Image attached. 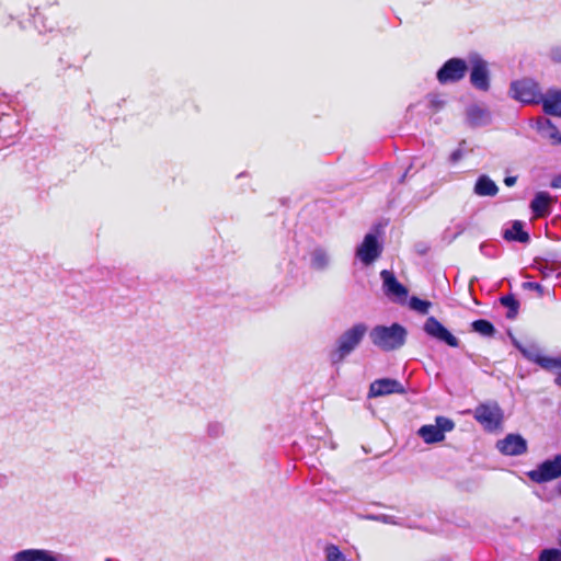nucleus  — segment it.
Instances as JSON below:
<instances>
[{
	"instance_id": "obj_13",
	"label": "nucleus",
	"mask_w": 561,
	"mask_h": 561,
	"mask_svg": "<svg viewBox=\"0 0 561 561\" xmlns=\"http://www.w3.org/2000/svg\"><path fill=\"white\" fill-rule=\"evenodd\" d=\"M496 447L505 456H520L527 451V440L519 434H508L496 443Z\"/></svg>"
},
{
	"instance_id": "obj_16",
	"label": "nucleus",
	"mask_w": 561,
	"mask_h": 561,
	"mask_svg": "<svg viewBox=\"0 0 561 561\" xmlns=\"http://www.w3.org/2000/svg\"><path fill=\"white\" fill-rule=\"evenodd\" d=\"M467 121L473 127L485 126L491 122V113L485 106L473 104L467 108Z\"/></svg>"
},
{
	"instance_id": "obj_29",
	"label": "nucleus",
	"mask_w": 561,
	"mask_h": 561,
	"mask_svg": "<svg viewBox=\"0 0 561 561\" xmlns=\"http://www.w3.org/2000/svg\"><path fill=\"white\" fill-rule=\"evenodd\" d=\"M430 104L432 107H434L435 110H438L443 105H444V101L440 100L438 96L436 95H432L430 98Z\"/></svg>"
},
{
	"instance_id": "obj_10",
	"label": "nucleus",
	"mask_w": 561,
	"mask_h": 561,
	"mask_svg": "<svg viewBox=\"0 0 561 561\" xmlns=\"http://www.w3.org/2000/svg\"><path fill=\"white\" fill-rule=\"evenodd\" d=\"M382 288L387 297L396 302H404L408 297V289L400 284L392 272L383 270L380 273Z\"/></svg>"
},
{
	"instance_id": "obj_31",
	"label": "nucleus",
	"mask_w": 561,
	"mask_h": 561,
	"mask_svg": "<svg viewBox=\"0 0 561 561\" xmlns=\"http://www.w3.org/2000/svg\"><path fill=\"white\" fill-rule=\"evenodd\" d=\"M552 188H561V174L556 175L550 183Z\"/></svg>"
},
{
	"instance_id": "obj_23",
	"label": "nucleus",
	"mask_w": 561,
	"mask_h": 561,
	"mask_svg": "<svg viewBox=\"0 0 561 561\" xmlns=\"http://www.w3.org/2000/svg\"><path fill=\"white\" fill-rule=\"evenodd\" d=\"M539 366L556 376L561 375V355L556 357L545 355Z\"/></svg>"
},
{
	"instance_id": "obj_27",
	"label": "nucleus",
	"mask_w": 561,
	"mask_h": 561,
	"mask_svg": "<svg viewBox=\"0 0 561 561\" xmlns=\"http://www.w3.org/2000/svg\"><path fill=\"white\" fill-rule=\"evenodd\" d=\"M325 558L327 561H345V557L334 545H330L325 548Z\"/></svg>"
},
{
	"instance_id": "obj_20",
	"label": "nucleus",
	"mask_w": 561,
	"mask_h": 561,
	"mask_svg": "<svg viewBox=\"0 0 561 561\" xmlns=\"http://www.w3.org/2000/svg\"><path fill=\"white\" fill-rule=\"evenodd\" d=\"M473 192L478 196H495L499 187L488 175H480L474 184Z\"/></svg>"
},
{
	"instance_id": "obj_4",
	"label": "nucleus",
	"mask_w": 561,
	"mask_h": 561,
	"mask_svg": "<svg viewBox=\"0 0 561 561\" xmlns=\"http://www.w3.org/2000/svg\"><path fill=\"white\" fill-rule=\"evenodd\" d=\"M510 93L513 99L525 104L540 103L542 99L538 83L528 78L512 82Z\"/></svg>"
},
{
	"instance_id": "obj_3",
	"label": "nucleus",
	"mask_w": 561,
	"mask_h": 561,
	"mask_svg": "<svg viewBox=\"0 0 561 561\" xmlns=\"http://www.w3.org/2000/svg\"><path fill=\"white\" fill-rule=\"evenodd\" d=\"M455 428V422L446 416H436L435 424H426L421 426L416 434L423 439L425 444L442 443L445 439L446 433Z\"/></svg>"
},
{
	"instance_id": "obj_22",
	"label": "nucleus",
	"mask_w": 561,
	"mask_h": 561,
	"mask_svg": "<svg viewBox=\"0 0 561 561\" xmlns=\"http://www.w3.org/2000/svg\"><path fill=\"white\" fill-rule=\"evenodd\" d=\"M504 238L506 240L527 242L529 240V234L523 230V225L520 221H515L512 228L504 232Z\"/></svg>"
},
{
	"instance_id": "obj_11",
	"label": "nucleus",
	"mask_w": 561,
	"mask_h": 561,
	"mask_svg": "<svg viewBox=\"0 0 561 561\" xmlns=\"http://www.w3.org/2000/svg\"><path fill=\"white\" fill-rule=\"evenodd\" d=\"M423 329L431 337L444 342L451 347H457L459 345V340L454 336L435 317L427 318Z\"/></svg>"
},
{
	"instance_id": "obj_15",
	"label": "nucleus",
	"mask_w": 561,
	"mask_h": 561,
	"mask_svg": "<svg viewBox=\"0 0 561 561\" xmlns=\"http://www.w3.org/2000/svg\"><path fill=\"white\" fill-rule=\"evenodd\" d=\"M546 114L561 117V90L550 89L540 99Z\"/></svg>"
},
{
	"instance_id": "obj_2",
	"label": "nucleus",
	"mask_w": 561,
	"mask_h": 561,
	"mask_svg": "<svg viewBox=\"0 0 561 561\" xmlns=\"http://www.w3.org/2000/svg\"><path fill=\"white\" fill-rule=\"evenodd\" d=\"M368 331V327L358 322L345 330L336 340V347L330 353L333 365L342 363L360 344Z\"/></svg>"
},
{
	"instance_id": "obj_18",
	"label": "nucleus",
	"mask_w": 561,
	"mask_h": 561,
	"mask_svg": "<svg viewBox=\"0 0 561 561\" xmlns=\"http://www.w3.org/2000/svg\"><path fill=\"white\" fill-rule=\"evenodd\" d=\"M537 130L540 135L548 139L552 145L558 146L561 145V133L559 129L551 123L550 119L546 117H539L536 122Z\"/></svg>"
},
{
	"instance_id": "obj_28",
	"label": "nucleus",
	"mask_w": 561,
	"mask_h": 561,
	"mask_svg": "<svg viewBox=\"0 0 561 561\" xmlns=\"http://www.w3.org/2000/svg\"><path fill=\"white\" fill-rule=\"evenodd\" d=\"M207 434L210 436V437H214V438H217V437H220L224 432H225V427L224 425L220 423V422H209L207 424Z\"/></svg>"
},
{
	"instance_id": "obj_12",
	"label": "nucleus",
	"mask_w": 561,
	"mask_h": 561,
	"mask_svg": "<svg viewBox=\"0 0 561 561\" xmlns=\"http://www.w3.org/2000/svg\"><path fill=\"white\" fill-rule=\"evenodd\" d=\"M11 561H61V554L49 549L27 548L13 553Z\"/></svg>"
},
{
	"instance_id": "obj_7",
	"label": "nucleus",
	"mask_w": 561,
	"mask_h": 561,
	"mask_svg": "<svg viewBox=\"0 0 561 561\" xmlns=\"http://www.w3.org/2000/svg\"><path fill=\"white\" fill-rule=\"evenodd\" d=\"M470 82L471 84L481 91H488L490 88V72L488 62L482 59L479 55L473 54L469 56Z\"/></svg>"
},
{
	"instance_id": "obj_8",
	"label": "nucleus",
	"mask_w": 561,
	"mask_h": 561,
	"mask_svg": "<svg viewBox=\"0 0 561 561\" xmlns=\"http://www.w3.org/2000/svg\"><path fill=\"white\" fill-rule=\"evenodd\" d=\"M468 70V65L463 59L451 58L447 60L437 71V80L442 84L454 83L461 80Z\"/></svg>"
},
{
	"instance_id": "obj_30",
	"label": "nucleus",
	"mask_w": 561,
	"mask_h": 561,
	"mask_svg": "<svg viewBox=\"0 0 561 561\" xmlns=\"http://www.w3.org/2000/svg\"><path fill=\"white\" fill-rule=\"evenodd\" d=\"M374 519L386 523V524H397L394 518L390 515H379L374 517Z\"/></svg>"
},
{
	"instance_id": "obj_5",
	"label": "nucleus",
	"mask_w": 561,
	"mask_h": 561,
	"mask_svg": "<svg viewBox=\"0 0 561 561\" xmlns=\"http://www.w3.org/2000/svg\"><path fill=\"white\" fill-rule=\"evenodd\" d=\"M527 477L538 484L559 479L561 477V454L540 462L535 469L527 472Z\"/></svg>"
},
{
	"instance_id": "obj_32",
	"label": "nucleus",
	"mask_w": 561,
	"mask_h": 561,
	"mask_svg": "<svg viewBox=\"0 0 561 561\" xmlns=\"http://www.w3.org/2000/svg\"><path fill=\"white\" fill-rule=\"evenodd\" d=\"M524 287L529 288V289H534V290H537V291H541V289H542L540 284L531 283V282L525 283Z\"/></svg>"
},
{
	"instance_id": "obj_33",
	"label": "nucleus",
	"mask_w": 561,
	"mask_h": 561,
	"mask_svg": "<svg viewBox=\"0 0 561 561\" xmlns=\"http://www.w3.org/2000/svg\"><path fill=\"white\" fill-rule=\"evenodd\" d=\"M551 56L553 60L561 62V48L553 49Z\"/></svg>"
},
{
	"instance_id": "obj_25",
	"label": "nucleus",
	"mask_w": 561,
	"mask_h": 561,
	"mask_svg": "<svg viewBox=\"0 0 561 561\" xmlns=\"http://www.w3.org/2000/svg\"><path fill=\"white\" fill-rule=\"evenodd\" d=\"M500 301L504 307L508 308L506 317L508 319H514L518 312L519 307V304L515 297L512 295L503 296Z\"/></svg>"
},
{
	"instance_id": "obj_34",
	"label": "nucleus",
	"mask_w": 561,
	"mask_h": 561,
	"mask_svg": "<svg viewBox=\"0 0 561 561\" xmlns=\"http://www.w3.org/2000/svg\"><path fill=\"white\" fill-rule=\"evenodd\" d=\"M516 176H506L504 183L506 186H513L516 183Z\"/></svg>"
},
{
	"instance_id": "obj_36",
	"label": "nucleus",
	"mask_w": 561,
	"mask_h": 561,
	"mask_svg": "<svg viewBox=\"0 0 561 561\" xmlns=\"http://www.w3.org/2000/svg\"><path fill=\"white\" fill-rule=\"evenodd\" d=\"M541 273H542L543 277H548L553 273V271L546 267L545 270L541 271Z\"/></svg>"
},
{
	"instance_id": "obj_19",
	"label": "nucleus",
	"mask_w": 561,
	"mask_h": 561,
	"mask_svg": "<svg viewBox=\"0 0 561 561\" xmlns=\"http://www.w3.org/2000/svg\"><path fill=\"white\" fill-rule=\"evenodd\" d=\"M331 265V255L324 248L317 247L310 252V267L313 271L323 272Z\"/></svg>"
},
{
	"instance_id": "obj_24",
	"label": "nucleus",
	"mask_w": 561,
	"mask_h": 561,
	"mask_svg": "<svg viewBox=\"0 0 561 561\" xmlns=\"http://www.w3.org/2000/svg\"><path fill=\"white\" fill-rule=\"evenodd\" d=\"M471 328L474 332L482 336H492L495 333L494 325L484 319L476 320L471 323Z\"/></svg>"
},
{
	"instance_id": "obj_14",
	"label": "nucleus",
	"mask_w": 561,
	"mask_h": 561,
	"mask_svg": "<svg viewBox=\"0 0 561 561\" xmlns=\"http://www.w3.org/2000/svg\"><path fill=\"white\" fill-rule=\"evenodd\" d=\"M403 386L396 379L382 378L375 380L369 388L370 397H381L391 393H403Z\"/></svg>"
},
{
	"instance_id": "obj_21",
	"label": "nucleus",
	"mask_w": 561,
	"mask_h": 561,
	"mask_svg": "<svg viewBox=\"0 0 561 561\" xmlns=\"http://www.w3.org/2000/svg\"><path fill=\"white\" fill-rule=\"evenodd\" d=\"M517 348L526 359H528L531 363L537 364L538 366L540 365V363L542 362V359L545 357V354L542 353L540 347L535 344H530V345L518 344Z\"/></svg>"
},
{
	"instance_id": "obj_35",
	"label": "nucleus",
	"mask_w": 561,
	"mask_h": 561,
	"mask_svg": "<svg viewBox=\"0 0 561 561\" xmlns=\"http://www.w3.org/2000/svg\"><path fill=\"white\" fill-rule=\"evenodd\" d=\"M461 156H462V154H461V151H460V150H456V151H454V152L451 153V156H450V160H451L453 162H457V161L461 158Z\"/></svg>"
},
{
	"instance_id": "obj_38",
	"label": "nucleus",
	"mask_w": 561,
	"mask_h": 561,
	"mask_svg": "<svg viewBox=\"0 0 561 561\" xmlns=\"http://www.w3.org/2000/svg\"><path fill=\"white\" fill-rule=\"evenodd\" d=\"M557 490H558V494L561 496V482L558 484Z\"/></svg>"
},
{
	"instance_id": "obj_17",
	"label": "nucleus",
	"mask_w": 561,
	"mask_h": 561,
	"mask_svg": "<svg viewBox=\"0 0 561 561\" xmlns=\"http://www.w3.org/2000/svg\"><path fill=\"white\" fill-rule=\"evenodd\" d=\"M552 197L547 192L536 193L534 199L530 202V209L535 218H543L550 214V205Z\"/></svg>"
},
{
	"instance_id": "obj_1",
	"label": "nucleus",
	"mask_w": 561,
	"mask_h": 561,
	"mask_svg": "<svg viewBox=\"0 0 561 561\" xmlns=\"http://www.w3.org/2000/svg\"><path fill=\"white\" fill-rule=\"evenodd\" d=\"M408 337L407 329L399 324H378L369 331L370 342L383 352H391L401 348Z\"/></svg>"
},
{
	"instance_id": "obj_37",
	"label": "nucleus",
	"mask_w": 561,
	"mask_h": 561,
	"mask_svg": "<svg viewBox=\"0 0 561 561\" xmlns=\"http://www.w3.org/2000/svg\"><path fill=\"white\" fill-rule=\"evenodd\" d=\"M554 381H556V383H557L559 387H561V375H560V374H558V375L556 376V380H554Z\"/></svg>"
},
{
	"instance_id": "obj_6",
	"label": "nucleus",
	"mask_w": 561,
	"mask_h": 561,
	"mask_svg": "<svg viewBox=\"0 0 561 561\" xmlns=\"http://www.w3.org/2000/svg\"><path fill=\"white\" fill-rule=\"evenodd\" d=\"M473 416L489 432L500 428L503 422V411L496 402L478 405Z\"/></svg>"
},
{
	"instance_id": "obj_9",
	"label": "nucleus",
	"mask_w": 561,
	"mask_h": 561,
	"mask_svg": "<svg viewBox=\"0 0 561 561\" xmlns=\"http://www.w3.org/2000/svg\"><path fill=\"white\" fill-rule=\"evenodd\" d=\"M382 247L374 233H367L356 249V257L365 265L374 263L381 254Z\"/></svg>"
},
{
	"instance_id": "obj_26",
	"label": "nucleus",
	"mask_w": 561,
	"mask_h": 561,
	"mask_svg": "<svg viewBox=\"0 0 561 561\" xmlns=\"http://www.w3.org/2000/svg\"><path fill=\"white\" fill-rule=\"evenodd\" d=\"M430 307H431V304L426 300H422L417 297H412L410 299V308L414 311L422 313V314H426L428 312Z\"/></svg>"
}]
</instances>
